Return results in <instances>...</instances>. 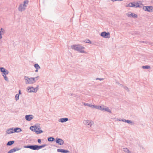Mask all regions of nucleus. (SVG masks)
Masks as SVG:
<instances>
[{"label": "nucleus", "instance_id": "23", "mask_svg": "<svg viewBox=\"0 0 153 153\" xmlns=\"http://www.w3.org/2000/svg\"><path fill=\"white\" fill-rule=\"evenodd\" d=\"M141 7H142L140 6L139 4L137 2L136 3H135V7L137 8Z\"/></svg>", "mask_w": 153, "mask_h": 153}, {"label": "nucleus", "instance_id": "6", "mask_svg": "<svg viewBox=\"0 0 153 153\" xmlns=\"http://www.w3.org/2000/svg\"><path fill=\"white\" fill-rule=\"evenodd\" d=\"M24 79L25 80L26 84H32L33 82L31 81V78H29L28 76H25Z\"/></svg>", "mask_w": 153, "mask_h": 153}, {"label": "nucleus", "instance_id": "13", "mask_svg": "<svg viewBox=\"0 0 153 153\" xmlns=\"http://www.w3.org/2000/svg\"><path fill=\"white\" fill-rule=\"evenodd\" d=\"M6 132L8 134L14 133L13 132V128L7 129L6 131Z\"/></svg>", "mask_w": 153, "mask_h": 153}, {"label": "nucleus", "instance_id": "9", "mask_svg": "<svg viewBox=\"0 0 153 153\" xmlns=\"http://www.w3.org/2000/svg\"><path fill=\"white\" fill-rule=\"evenodd\" d=\"M83 123L85 125L90 126H91L93 123V122L92 120H84L83 121Z\"/></svg>", "mask_w": 153, "mask_h": 153}, {"label": "nucleus", "instance_id": "52", "mask_svg": "<svg viewBox=\"0 0 153 153\" xmlns=\"http://www.w3.org/2000/svg\"><path fill=\"white\" fill-rule=\"evenodd\" d=\"M24 1H27V2H28V0H24Z\"/></svg>", "mask_w": 153, "mask_h": 153}, {"label": "nucleus", "instance_id": "36", "mask_svg": "<svg viewBox=\"0 0 153 153\" xmlns=\"http://www.w3.org/2000/svg\"><path fill=\"white\" fill-rule=\"evenodd\" d=\"M28 2H27V1H24L23 2L24 4L23 5L24 6H25V7H26L27 5L26 4H28Z\"/></svg>", "mask_w": 153, "mask_h": 153}, {"label": "nucleus", "instance_id": "12", "mask_svg": "<svg viewBox=\"0 0 153 153\" xmlns=\"http://www.w3.org/2000/svg\"><path fill=\"white\" fill-rule=\"evenodd\" d=\"M20 148H15L13 149H11L10 150H9L7 153H12L14 152H15L16 151H18L20 149Z\"/></svg>", "mask_w": 153, "mask_h": 153}, {"label": "nucleus", "instance_id": "11", "mask_svg": "<svg viewBox=\"0 0 153 153\" xmlns=\"http://www.w3.org/2000/svg\"><path fill=\"white\" fill-rule=\"evenodd\" d=\"M57 151L58 152L63 153H67L69 152L68 150L60 149H57Z\"/></svg>", "mask_w": 153, "mask_h": 153}, {"label": "nucleus", "instance_id": "14", "mask_svg": "<svg viewBox=\"0 0 153 153\" xmlns=\"http://www.w3.org/2000/svg\"><path fill=\"white\" fill-rule=\"evenodd\" d=\"M127 16L129 17H133L134 18H137V14L131 13L130 14H128Z\"/></svg>", "mask_w": 153, "mask_h": 153}, {"label": "nucleus", "instance_id": "45", "mask_svg": "<svg viewBox=\"0 0 153 153\" xmlns=\"http://www.w3.org/2000/svg\"><path fill=\"white\" fill-rule=\"evenodd\" d=\"M96 79V80H100V81H101V80H102L103 79V78H97Z\"/></svg>", "mask_w": 153, "mask_h": 153}, {"label": "nucleus", "instance_id": "46", "mask_svg": "<svg viewBox=\"0 0 153 153\" xmlns=\"http://www.w3.org/2000/svg\"><path fill=\"white\" fill-rule=\"evenodd\" d=\"M125 119H120L119 120V121H123L125 122Z\"/></svg>", "mask_w": 153, "mask_h": 153}, {"label": "nucleus", "instance_id": "5", "mask_svg": "<svg viewBox=\"0 0 153 153\" xmlns=\"http://www.w3.org/2000/svg\"><path fill=\"white\" fill-rule=\"evenodd\" d=\"M100 35L102 37L105 38H110V34L109 32H106L104 31L101 33Z\"/></svg>", "mask_w": 153, "mask_h": 153}, {"label": "nucleus", "instance_id": "8", "mask_svg": "<svg viewBox=\"0 0 153 153\" xmlns=\"http://www.w3.org/2000/svg\"><path fill=\"white\" fill-rule=\"evenodd\" d=\"M33 118V116L32 115H27L25 116V118L26 120L30 121Z\"/></svg>", "mask_w": 153, "mask_h": 153}, {"label": "nucleus", "instance_id": "19", "mask_svg": "<svg viewBox=\"0 0 153 153\" xmlns=\"http://www.w3.org/2000/svg\"><path fill=\"white\" fill-rule=\"evenodd\" d=\"M125 122L131 125H134V123L130 120H125Z\"/></svg>", "mask_w": 153, "mask_h": 153}, {"label": "nucleus", "instance_id": "33", "mask_svg": "<svg viewBox=\"0 0 153 153\" xmlns=\"http://www.w3.org/2000/svg\"><path fill=\"white\" fill-rule=\"evenodd\" d=\"M19 94H16L15 96V100H19Z\"/></svg>", "mask_w": 153, "mask_h": 153}, {"label": "nucleus", "instance_id": "1", "mask_svg": "<svg viewBox=\"0 0 153 153\" xmlns=\"http://www.w3.org/2000/svg\"><path fill=\"white\" fill-rule=\"evenodd\" d=\"M71 47L73 49H74L75 51H78L79 52L85 53H86V52L83 50V49L85 48V47L81 46L80 45H72Z\"/></svg>", "mask_w": 153, "mask_h": 153}, {"label": "nucleus", "instance_id": "22", "mask_svg": "<svg viewBox=\"0 0 153 153\" xmlns=\"http://www.w3.org/2000/svg\"><path fill=\"white\" fill-rule=\"evenodd\" d=\"M47 146V145L46 144H44L42 145L39 146L38 145V150L45 147Z\"/></svg>", "mask_w": 153, "mask_h": 153}, {"label": "nucleus", "instance_id": "27", "mask_svg": "<svg viewBox=\"0 0 153 153\" xmlns=\"http://www.w3.org/2000/svg\"><path fill=\"white\" fill-rule=\"evenodd\" d=\"M35 132L36 134H38L43 132V131L42 130H39V131L36 130V131H35Z\"/></svg>", "mask_w": 153, "mask_h": 153}, {"label": "nucleus", "instance_id": "54", "mask_svg": "<svg viewBox=\"0 0 153 153\" xmlns=\"http://www.w3.org/2000/svg\"><path fill=\"white\" fill-rule=\"evenodd\" d=\"M38 78H37V79H38Z\"/></svg>", "mask_w": 153, "mask_h": 153}, {"label": "nucleus", "instance_id": "35", "mask_svg": "<svg viewBox=\"0 0 153 153\" xmlns=\"http://www.w3.org/2000/svg\"><path fill=\"white\" fill-rule=\"evenodd\" d=\"M91 107H92L93 108H96L98 109V106L97 105H91Z\"/></svg>", "mask_w": 153, "mask_h": 153}, {"label": "nucleus", "instance_id": "39", "mask_svg": "<svg viewBox=\"0 0 153 153\" xmlns=\"http://www.w3.org/2000/svg\"><path fill=\"white\" fill-rule=\"evenodd\" d=\"M123 87L128 92L129 91V89L126 86H123Z\"/></svg>", "mask_w": 153, "mask_h": 153}, {"label": "nucleus", "instance_id": "31", "mask_svg": "<svg viewBox=\"0 0 153 153\" xmlns=\"http://www.w3.org/2000/svg\"><path fill=\"white\" fill-rule=\"evenodd\" d=\"M84 42L86 43L91 44V41L88 39H86L85 40Z\"/></svg>", "mask_w": 153, "mask_h": 153}, {"label": "nucleus", "instance_id": "17", "mask_svg": "<svg viewBox=\"0 0 153 153\" xmlns=\"http://www.w3.org/2000/svg\"><path fill=\"white\" fill-rule=\"evenodd\" d=\"M126 7H135V2H130Z\"/></svg>", "mask_w": 153, "mask_h": 153}, {"label": "nucleus", "instance_id": "49", "mask_svg": "<svg viewBox=\"0 0 153 153\" xmlns=\"http://www.w3.org/2000/svg\"><path fill=\"white\" fill-rule=\"evenodd\" d=\"M1 34V33H0V39H1L2 38Z\"/></svg>", "mask_w": 153, "mask_h": 153}, {"label": "nucleus", "instance_id": "50", "mask_svg": "<svg viewBox=\"0 0 153 153\" xmlns=\"http://www.w3.org/2000/svg\"><path fill=\"white\" fill-rule=\"evenodd\" d=\"M35 71L36 72H38V69H36Z\"/></svg>", "mask_w": 153, "mask_h": 153}, {"label": "nucleus", "instance_id": "40", "mask_svg": "<svg viewBox=\"0 0 153 153\" xmlns=\"http://www.w3.org/2000/svg\"><path fill=\"white\" fill-rule=\"evenodd\" d=\"M140 42L141 43H145L146 44H149V42H147V41H141Z\"/></svg>", "mask_w": 153, "mask_h": 153}, {"label": "nucleus", "instance_id": "48", "mask_svg": "<svg viewBox=\"0 0 153 153\" xmlns=\"http://www.w3.org/2000/svg\"><path fill=\"white\" fill-rule=\"evenodd\" d=\"M135 33L136 34H137V35H138L139 34V33L138 32H137V31H135Z\"/></svg>", "mask_w": 153, "mask_h": 153}, {"label": "nucleus", "instance_id": "47", "mask_svg": "<svg viewBox=\"0 0 153 153\" xmlns=\"http://www.w3.org/2000/svg\"><path fill=\"white\" fill-rule=\"evenodd\" d=\"M21 94V91L20 90H19V94Z\"/></svg>", "mask_w": 153, "mask_h": 153}, {"label": "nucleus", "instance_id": "24", "mask_svg": "<svg viewBox=\"0 0 153 153\" xmlns=\"http://www.w3.org/2000/svg\"><path fill=\"white\" fill-rule=\"evenodd\" d=\"M34 67L37 69H40V67L39 65L37 63L35 64L34 65Z\"/></svg>", "mask_w": 153, "mask_h": 153}, {"label": "nucleus", "instance_id": "41", "mask_svg": "<svg viewBox=\"0 0 153 153\" xmlns=\"http://www.w3.org/2000/svg\"><path fill=\"white\" fill-rule=\"evenodd\" d=\"M34 127V131L35 132V131H36V129H37L38 128V127L36 126H33Z\"/></svg>", "mask_w": 153, "mask_h": 153}, {"label": "nucleus", "instance_id": "29", "mask_svg": "<svg viewBox=\"0 0 153 153\" xmlns=\"http://www.w3.org/2000/svg\"><path fill=\"white\" fill-rule=\"evenodd\" d=\"M104 106L102 107L101 106H98V109L100 110L101 111L103 110H104Z\"/></svg>", "mask_w": 153, "mask_h": 153}, {"label": "nucleus", "instance_id": "44", "mask_svg": "<svg viewBox=\"0 0 153 153\" xmlns=\"http://www.w3.org/2000/svg\"><path fill=\"white\" fill-rule=\"evenodd\" d=\"M37 142L39 143L40 144L41 143H42L41 139H38L37 140Z\"/></svg>", "mask_w": 153, "mask_h": 153}, {"label": "nucleus", "instance_id": "37", "mask_svg": "<svg viewBox=\"0 0 153 153\" xmlns=\"http://www.w3.org/2000/svg\"><path fill=\"white\" fill-rule=\"evenodd\" d=\"M4 77V79L6 81H8V79L7 77L5 75H2Z\"/></svg>", "mask_w": 153, "mask_h": 153}, {"label": "nucleus", "instance_id": "34", "mask_svg": "<svg viewBox=\"0 0 153 153\" xmlns=\"http://www.w3.org/2000/svg\"><path fill=\"white\" fill-rule=\"evenodd\" d=\"M5 69L3 67H0V71L2 73L4 72Z\"/></svg>", "mask_w": 153, "mask_h": 153}, {"label": "nucleus", "instance_id": "38", "mask_svg": "<svg viewBox=\"0 0 153 153\" xmlns=\"http://www.w3.org/2000/svg\"><path fill=\"white\" fill-rule=\"evenodd\" d=\"M84 105H85V106L86 105V106H89L90 107H91V105H92L89 104H88V103H84Z\"/></svg>", "mask_w": 153, "mask_h": 153}, {"label": "nucleus", "instance_id": "16", "mask_svg": "<svg viewBox=\"0 0 153 153\" xmlns=\"http://www.w3.org/2000/svg\"><path fill=\"white\" fill-rule=\"evenodd\" d=\"M68 120V119L67 118H62L59 120V122L62 123L65 122Z\"/></svg>", "mask_w": 153, "mask_h": 153}, {"label": "nucleus", "instance_id": "26", "mask_svg": "<svg viewBox=\"0 0 153 153\" xmlns=\"http://www.w3.org/2000/svg\"><path fill=\"white\" fill-rule=\"evenodd\" d=\"M104 110L105 111L108 112L110 113H111V110L108 107L105 108H104Z\"/></svg>", "mask_w": 153, "mask_h": 153}, {"label": "nucleus", "instance_id": "53", "mask_svg": "<svg viewBox=\"0 0 153 153\" xmlns=\"http://www.w3.org/2000/svg\"><path fill=\"white\" fill-rule=\"evenodd\" d=\"M123 0H119V1H123Z\"/></svg>", "mask_w": 153, "mask_h": 153}, {"label": "nucleus", "instance_id": "15", "mask_svg": "<svg viewBox=\"0 0 153 153\" xmlns=\"http://www.w3.org/2000/svg\"><path fill=\"white\" fill-rule=\"evenodd\" d=\"M22 131L21 128L18 127H16L13 128L14 133H19Z\"/></svg>", "mask_w": 153, "mask_h": 153}, {"label": "nucleus", "instance_id": "20", "mask_svg": "<svg viewBox=\"0 0 153 153\" xmlns=\"http://www.w3.org/2000/svg\"><path fill=\"white\" fill-rule=\"evenodd\" d=\"M15 142V141L14 140L10 141H8L7 143V146H11L13 145Z\"/></svg>", "mask_w": 153, "mask_h": 153}, {"label": "nucleus", "instance_id": "51", "mask_svg": "<svg viewBox=\"0 0 153 153\" xmlns=\"http://www.w3.org/2000/svg\"><path fill=\"white\" fill-rule=\"evenodd\" d=\"M39 127V128H37V130L39 131V130H40V127Z\"/></svg>", "mask_w": 153, "mask_h": 153}, {"label": "nucleus", "instance_id": "3", "mask_svg": "<svg viewBox=\"0 0 153 153\" xmlns=\"http://www.w3.org/2000/svg\"><path fill=\"white\" fill-rule=\"evenodd\" d=\"M38 90L37 87L34 88L33 87L28 86L27 88V91L28 92H36Z\"/></svg>", "mask_w": 153, "mask_h": 153}, {"label": "nucleus", "instance_id": "32", "mask_svg": "<svg viewBox=\"0 0 153 153\" xmlns=\"http://www.w3.org/2000/svg\"><path fill=\"white\" fill-rule=\"evenodd\" d=\"M5 32V31L2 28H0V33H4Z\"/></svg>", "mask_w": 153, "mask_h": 153}, {"label": "nucleus", "instance_id": "10", "mask_svg": "<svg viewBox=\"0 0 153 153\" xmlns=\"http://www.w3.org/2000/svg\"><path fill=\"white\" fill-rule=\"evenodd\" d=\"M25 6H24L22 4H21L19 6L18 8L20 12H22L25 9Z\"/></svg>", "mask_w": 153, "mask_h": 153}, {"label": "nucleus", "instance_id": "18", "mask_svg": "<svg viewBox=\"0 0 153 153\" xmlns=\"http://www.w3.org/2000/svg\"><path fill=\"white\" fill-rule=\"evenodd\" d=\"M31 78V81L33 82V83L35 82H36V81L38 80V79H37L38 78H39V76H38L35 77H33V78Z\"/></svg>", "mask_w": 153, "mask_h": 153}, {"label": "nucleus", "instance_id": "28", "mask_svg": "<svg viewBox=\"0 0 153 153\" xmlns=\"http://www.w3.org/2000/svg\"><path fill=\"white\" fill-rule=\"evenodd\" d=\"M142 68L144 69H149L150 68V66L149 65H145L143 66Z\"/></svg>", "mask_w": 153, "mask_h": 153}, {"label": "nucleus", "instance_id": "25", "mask_svg": "<svg viewBox=\"0 0 153 153\" xmlns=\"http://www.w3.org/2000/svg\"><path fill=\"white\" fill-rule=\"evenodd\" d=\"M123 150L126 153H130L129 150L127 148H123Z\"/></svg>", "mask_w": 153, "mask_h": 153}, {"label": "nucleus", "instance_id": "7", "mask_svg": "<svg viewBox=\"0 0 153 153\" xmlns=\"http://www.w3.org/2000/svg\"><path fill=\"white\" fill-rule=\"evenodd\" d=\"M56 143L59 145H62L63 144L64 141L61 139L60 138H56Z\"/></svg>", "mask_w": 153, "mask_h": 153}, {"label": "nucleus", "instance_id": "42", "mask_svg": "<svg viewBox=\"0 0 153 153\" xmlns=\"http://www.w3.org/2000/svg\"><path fill=\"white\" fill-rule=\"evenodd\" d=\"M34 127L33 126H31L30 127V129L32 131H34Z\"/></svg>", "mask_w": 153, "mask_h": 153}, {"label": "nucleus", "instance_id": "43", "mask_svg": "<svg viewBox=\"0 0 153 153\" xmlns=\"http://www.w3.org/2000/svg\"><path fill=\"white\" fill-rule=\"evenodd\" d=\"M69 95L70 96H73V97H76V95L75 94H73V93L69 94Z\"/></svg>", "mask_w": 153, "mask_h": 153}, {"label": "nucleus", "instance_id": "2", "mask_svg": "<svg viewBox=\"0 0 153 153\" xmlns=\"http://www.w3.org/2000/svg\"><path fill=\"white\" fill-rule=\"evenodd\" d=\"M24 147L26 148H29L34 150H38V145H29L24 146Z\"/></svg>", "mask_w": 153, "mask_h": 153}, {"label": "nucleus", "instance_id": "30", "mask_svg": "<svg viewBox=\"0 0 153 153\" xmlns=\"http://www.w3.org/2000/svg\"><path fill=\"white\" fill-rule=\"evenodd\" d=\"M9 72L7 70L5 69V70L4 71V72L3 73V75H6V74H9Z\"/></svg>", "mask_w": 153, "mask_h": 153}, {"label": "nucleus", "instance_id": "4", "mask_svg": "<svg viewBox=\"0 0 153 153\" xmlns=\"http://www.w3.org/2000/svg\"><path fill=\"white\" fill-rule=\"evenodd\" d=\"M143 9L145 11L149 12H153V7L152 6H144Z\"/></svg>", "mask_w": 153, "mask_h": 153}, {"label": "nucleus", "instance_id": "21", "mask_svg": "<svg viewBox=\"0 0 153 153\" xmlns=\"http://www.w3.org/2000/svg\"><path fill=\"white\" fill-rule=\"evenodd\" d=\"M48 140L49 142H52L55 140V139L53 137H49L48 138Z\"/></svg>", "mask_w": 153, "mask_h": 153}]
</instances>
